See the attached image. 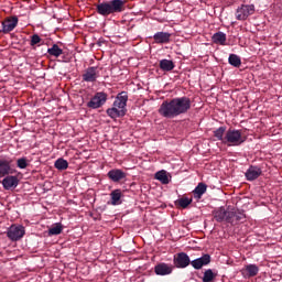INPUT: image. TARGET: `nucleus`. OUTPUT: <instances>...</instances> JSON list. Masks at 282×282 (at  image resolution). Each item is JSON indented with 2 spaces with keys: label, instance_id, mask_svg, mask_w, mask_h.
I'll return each mask as SVG.
<instances>
[{
  "label": "nucleus",
  "instance_id": "obj_1",
  "mask_svg": "<svg viewBox=\"0 0 282 282\" xmlns=\"http://www.w3.org/2000/svg\"><path fill=\"white\" fill-rule=\"evenodd\" d=\"M188 111H191V98L186 96L164 100L159 108V113L162 118L170 120L177 118V116L188 113Z\"/></svg>",
  "mask_w": 282,
  "mask_h": 282
},
{
  "label": "nucleus",
  "instance_id": "obj_2",
  "mask_svg": "<svg viewBox=\"0 0 282 282\" xmlns=\"http://www.w3.org/2000/svg\"><path fill=\"white\" fill-rule=\"evenodd\" d=\"M96 11L100 17H109L111 14H120L124 11V0H110L96 4Z\"/></svg>",
  "mask_w": 282,
  "mask_h": 282
},
{
  "label": "nucleus",
  "instance_id": "obj_3",
  "mask_svg": "<svg viewBox=\"0 0 282 282\" xmlns=\"http://www.w3.org/2000/svg\"><path fill=\"white\" fill-rule=\"evenodd\" d=\"M247 138L241 134V130L229 129L225 134V144L227 147H241Z\"/></svg>",
  "mask_w": 282,
  "mask_h": 282
},
{
  "label": "nucleus",
  "instance_id": "obj_4",
  "mask_svg": "<svg viewBox=\"0 0 282 282\" xmlns=\"http://www.w3.org/2000/svg\"><path fill=\"white\" fill-rule=\"evenodd\" d=\"M10 241H21L25 237V227L23 225H11L7 231Z\"/></svg>",
  "mask_w": 282,
  "mask_h": 282
},
{
  "label": "nucleus",
  "instance_id": "obj_5",
  "mask_svg": "<svg viewBox=\"0 0 282 282\" xmlns=\"http://www.w3.org/2000/svg\"><path fill=\"white\" fill-rule=\"evenodd\" d=\"M107 93L99 91L88 101L87 107L89 109H100V107L107 102Z\"/></svg>",
  "mask_w": 282,
  "mask_h": 282
},
{
  "label": "nucleus",
  "instance_id": "obj_6",
  "mask_svg": "<svg viewBox=\"0 0 282 282\" xmlns=\"http://www.w3.org/2000/svg\"><path fill=\"white\" fill-rule=\"evenodd\" d=\"M252 14H254V4H242L236 11V19L237 21H246Z\"/></svg>",
  "mask_w": 282,
  "mask_h": 282
},
{
  "label": "nucleus",
  "instance_id": "obj_7",
  "mask_svg": "<svg viewBox=\"0 0 282 282\" xmlns=\"http://www.w3.org/2000/svg\"><path fill=\"white\" fill-rule=\"evenodd\" d=\"M84 83H96L100 78V73L98 72V66L88 67L82 76Z\"/></svg>",
  "mask_w": 282,
  "mask_h": 282
},
{
  "label": "nucleus",
  "instance_id": "obj_8",
  "mask_svg": "<svg viewBox=\"0 0 282 282\" xmlns=\"http://www.w3.org/2000/svg\"><path fill=\"white\" fill-rule=\"evenodd\" d=\"M154 273L156 276H169V274H173V264L160 262L154 267Z\"/></svg>",
  "mask_w": 282,
  "mask_h": 282
},
{
  "label": "nucleus",
  "instance_id": "obj_9",
  "mask_svg": "<svg viewBox=\"0 0 282 282\" xmlns=\"http://www.w3.org/2000/svg\"><path fill=\"white\" fill-rule=\"evenodd\" d=\"M174 265L175 268H188L191 265L192 261L191 258L186 254V252H180L177 253V257H174Z\"/></svg>",
  "mask_w": 282,
  "mask_h": 282
},
{
  "label": "nucleus",
  "instance_id": "obj_10",
  "mask_svg": "<svg viewBox=\"0 0 282 282\" xmlns=\"http://www.w3.org/2000/svg\"><path fill=\"white\" fill-rule=\"evenodd\" d=\"M17 25H19V18L17 17L8 18L2 22L1 32H3V34H9V32H12V30H14Z\"/></svg>",
  "mask_w": 282,
  "mask_h": 282
},
{
  "label": "nucleus",
  "instance_id": "obj_11",
  "mask_svg": "<svg viewBox=\"0 0 282 282\" xmlns=\"http://www.w3.org/2000/svg\"><path fill=\"white\" fill-rule=\"evenodd\" d=\"M129 100V95L127 91H121L117 95L116 100L113 101V107H118V109H122L127 112V102Z\"/></svg>",
  "mask_w": 282,
  "mask_h": 282
},
{
  "label": "nucleus",
  "instance_id": "obj_12",
  "mask_svg": "<svg viewBox=\"0 0 282 282\" xmlns=\"http://www.w3.org/2000/svg\"><path fill=\"white\" fill-rule=\"evenodd\" d=\"M261 173H263L261 167L250 165L247 172L245 173V177L248 182H254V180H259Z\"/></svg>",
  "mask_w": 282,
  "mask_h": 282
},
{
  "label": "nucleus",
  "instance_id": "obj_13",
  "mask_svg": "<svg viewBox=\"0 0 282 282\" xmlns=\"http://www.w3.org/2000/svg\"><path fill=\"white\" fill-rule=\"evenodd\" d=\"M2 186L4 191H12V188H17L19 186V177L14 175H6L2 180Z\"/></svg>",
  "mask_w": 282,
  "mask_h": 282
},
{
  "label": "nucleus",
  "instance_id": "obj_14",
  "mask_svg": "<svg viewBox=\"0 0 282 282\" xmlns=\"http://www.w3.org/2000/svg\"><path fill=\"white\" fill-rule=\"evenodd\" d=\"M210 260H212L210 254L205 253L203 254V257L193 260L191 262V265L192 268H194V270H202L204 265H208L210 263Z\"/></svg>",
  "mask_w": 282,
  "mask_h": 282
},
{
  "label": "nucleus",
  "instance_id": "obj_15",
  "mask_svg": "<svg viewBox=\"0 0 282 282\" xmlns=\"http://www.w3.org/2000/svg\"><path fill=\"white\" fill-rule=\"evenodd\" d=\"M12 173V160L0 159V177H6Z\"/></svg>",
  "mask_w": 282,
  "mask_h": 282
},
{
  "label": "nucleus",
  "instance_id": "obj_16",
  "mask_svg": "<svg viewBox=\"0 0 282 282\" xmlns=\"http://www.w3.org/2000/svg\"><path fill=\"white\" fill-rule=\"evenodd\" d=\"M242 219H246V214L237 210V212H230L227 214V224H231V226H235V224H239V221H242Z\"/></svg>",
  "mask_w": 282,
  "mask_h": 282
},
{
  "label": "nucleus",
  "instance_id": "obj_17",
  "mask_svg": "<svg viewBox=\"0 0 282 282\" xmlns=\"http://www.w3.org/2000/svg\"><path fill=\"white\" fill-rule=\"evenodd\" d=\"M228 214L229 210H226L225 207H219L213 212V217L216 221H218V224H221L223 221L228 224Z\"/></svg>",
  "mask_w": 282,
  "mask_h": 282
},
{
  "label": "nucleus",
  "instance_id": "obj_18",
  "mask_svg": "<svg viewBox=\"0 0 282 282\" xmlns=\"http://www.w3.org/2000/svg\"><path fill=\"white\" fill-rule=\"evenodd\" d=\"M153 40L159 45H164L166 43H171V33H169V32H156L153 35Z\"/></svg>",
  "mask_w": 282,
  "mask_h": 282
},
{
  "label": "nucleus",
  "instance_id": "obj_19",
  "mask_svg": "<svg viewBox=\"0 0 282 282\" xmlns=\"http://www.w3.org/2000/svg\"><path fill=\"white\" fill-rule=\"evenodd\" d=\"M106 113L112 120H116V118H124V116H127V111L126 110H122V108H118L116 106H113L112 108H108L106 110Z\"/></svg>",
  "mask_w": 282,
  "mask_h": 282
},
{
  "label": "nucleus",
  "instance_id": "obj_20",
  "mask_svg": "<svg viewBox=\"0 0 282 282\" xmlns=\"http://www.w3.org/2000/svg\"><path fill=\"white\" fill-rule=\"evenodd\" d=\"M107 175L111 182H120L127 177V173L119 169L110 170Z\"/></svg>",
  "mask_w": 282,
  "mask_h": 282
},
{
  "label": "nucleus",
  "instance_id": "obj_21",
  "mask_svg": "<svg viewBox=\"0 0 282 282\" xmlns=\"http://www.w3.org/2000/svg\"><path fill=\"white\" fill-rule=\"evenodd\" d=\"M207 188L208 185H206V183H198V185L193 191L194 199H199L200 197H203Z\"/></svg>",
  "mask_w": 282,
  "mask_h": 282
},
{
  "label": "nucleus",
  "instance_id": "obj_22",
  "mask_svg": "<svg viewBox=\"0 0 282 282\" xmlns=\"http://www.w3.org/2000/svg\"><path fill=\"white\" fill-rule=\"evenodd\" d=\"M159 67L162 72H173V69H175V63L171 59H161Z\"/></svg>",
  "mask_w": 282,
  "mask_h": 282
},
{
  "label": "nucleus",
  "instance_id": "obj_23",
  "mask_svg": "<svg viewBox=\"0 0 282 282\" xmlns=\"http://www.w3.org/2000/svg\"><path fill=\"white\" fill-rule=\"evenodd\" d=\"M213 43L216 45H226V33L219 31L212 36Z\"/></svg>",
  "mask_w": 282,
  "mask_h": 282
},
{
  "label": "nucleus",
  "instance_id": "obj_24",
  "mask_svg": "<svg viewBox=\"0 0 282 282\" xmlns=\"http://www.w3.org/2000/svg\"><path fill=\"white\" fill-rule=\"evenodd\" d=\"M111 204L112 206H118L120 204V199H122V191L115 189L110 193Z\"/></svg>",
  "mask_w": 282,
  "mask_h": 282
},
{
  "label": "nucleus",
  "instance_id": "obj_25",
  "mask_svg": "<svg viewBox=\"0 0 282 282\" xmlns=\"http://www.w3.org/2000/svg\"><path fill=\"white\" fill-rule=\"evenodd\" d=\"M47 54L54 56V58H58V56L63 55V48L58 44H53L52 47L47 48Z\"/></svg>",
  "mask_w": 282,
  "mask_h": 282
},
{
  "label": "nucleus",
  "instance_id": "obj_26",
  "mask_svg": "<svg viewBox=\"0 0 282 282\" xmlns=\"http://www.w3.org/2000/svg\"><path fill=\"white\" fill-rule=\"evenodd\" d=\"M225 133L226 126L219 127L218 129L214 130V137H216V140L223 142V144H226V137H224Z\"/></svg>",
  "mask_w": 282,
  "mask_h": 282
},
{
  "label": "nucleus",
  "instance_id": "obj_27",
  "mask_svg": "<svg viewBox=\"0 0 282 282\" xmlns=\"http://www.w3.org/2000/svg\"><path fill=\"white\" fill-rule=\"evenodd\" d=\"M54 166L55 169H57V171H67V169L69 167V163L67 162V160L59 158L55 161Z\"/></svg>",
  "mask_w": 282,
  "mask_h": 282
},
{
  "label": "nucleus",
  "instance_id": "obj_28",
  "mask_svg": "<svg viewBox=\"0 0 282 282\" xmlns=\"http://www.w3.org/2000/svg\"><path fill=\"white\" fill-rule=\"evenodd\" d=\"M247 276H257L259 274V267L257 264H248L245 267Z\"/></svg>",
  "mask_w": 282,
  "mask_h": 282
},
{
  "label": "nucleus",
  "instance_id": "obj_29",
  "mask_svg": "<svg viewBox=\"0 0 282 282\" xmlns=\"http://www.w3.org/2000/svg\"><path fill=\"white\" fill-rule=\"evenodd\" d=\"M228 62L232 67H241V57L237 54H230Z\"/></svg>",
  "mask_w": 282,
  "mask_h": 282
},
{
  "label": "nucleus",
  "instance_id": "obj_30",
  "mask_svg": "<svg viewBox=\"0 0 282 282\" xmlns=\"http://www.w3.org/2000/svg\"><path fill=\"white\" fill-rule=\"evenodd\" d=\"M155 180H159L161 184H169V175H166V171L162 170L155 173Z\"/></svg>",
  "mask_w": 282,
  "mask_h": 282
},
{
  "label": "nucleus",
  "instance_id": "obj_31",
  "mask_svg": "<svg viewBox=\"0 0 282 282\" xmlns=\"http://www.w3.org/2000/svg\"><path fill=\"white\" fill-rule=\"evenodd\" d=\"M217 274H215L212 269H207L205 272H204V275H203V282H213L215 281Z\"/></svg>",
  "mask_w": 282,
  "mask_h": 282
},
{
  "label": "nucleus",
  "instance_id": "obj_32",
  "mask_svg": "<svg viewBox=\"0 0 282 282\" xmlns=\"http://www.w3.org/2000/svg\"><path fill=\"white\" fill-rule=\"evenodd\" d=\"M61 232H63V225H61V223L55 224V226H53L48 229L50 236L61 235Z\"/></svg>",
  "mask_w": 282,
  "mask_h": 282
},
{
  "label": "nucleus",
  "instance_id": "obj_33",
  "mask_svg": "<svg viewBox=\"0 0 282 282\" xmlns=\"http://www.w3.org/2000/svg\"><path fill=\"white\" fill-rule=\"evenodd\" d=\"M178 206H181V208H188V206H191V204H193V198H188V197H183L180 198L177 200Z\"/></svg>",
  "mask_w": 282,
  "mask_h": 282
},
{
  "label": "nucleus",
  "instance_id": "obj_34",
  "mask_svg": "<svg viewBox=\"0 0 282 282\" xmlns=\"http://www.w3.org/2000/svg\"><path fill=\"white\" fill-rule=\"evenodd\" d=\"M41 36H39V34H33L31 36V42H30V46L34 47V45H39V43H41Z\"/></svg>",
  "mask_w": 282,
  "mask_h": 282
},
{
  "label": "nucleus",
  "instance_id": "obj_35",
  "mask_svg": "<svg viewBox=\"0 0 282 282\" xmlns=\"http://www.w3.org/2000/svg\"><path fill=\"white\" fill-rule=\"evenodd\" d=\"M18 169H28V159L21 158L17 161Z\"/></svg>",
  "mask_w": 282,
  "mask_h": 282
}]
</instances>
